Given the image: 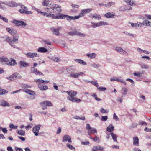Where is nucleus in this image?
I'll list each match as a JSON object with an SVG mask.
<instances>
[{"label":"nucleus","instance_id":"a878e982","mask_svg":"<svg viewBox=\"0 0 151 151\" xmlns=\"http://www.w3.org/2000/svg\"><path fill=\"white\" fill-rule=\"evenodd\" d=\"M0 105L3 106H10L7 102L4 100L0 101Z\"/></svg>","mask_w":151,"mask_h":151},{"label":"nucleus","instance_id":"39448f33","mask_svg":"<svg viewBox=\"0 0 151 151\" xmlns=\"http://www.w3.org/2000/svg\"><path fill=\"white\" fill-rule=\"evenodd\" d=\"M40 105L42 107L43 110L46 109L47 106H52L53 104L51 101H45L40 103Z\"/></svg>","mask_w":151,"mask_h":151},{"label":"nucleus","instance_id":"9d476101","mask_svg":"<svg viewBox=\"0 0 151 151\" xmlns=\"http://www.w3.org/2000/svg\"><path fill=\"white\" fill-rule=\"evenodd\" d=\"M40 125H36L33 128V132L35 136L38 135V133L40 129Z\"/></svg>","mask_w":151,"mask_h":151},{"label":"nucleus","instance_id":"2eb2a0df","mask_svg":"<svg viewBox=\"0 0 151 151\" xmlns=\"http://www.w3.org/2000/svg\"><path fill=\"white\" fill-rule=\"evenodd\" d=\"M19 65L20 68L23 67H26L29 65L28 63H27L25 61H20L19 63Z\"/></svg>","mask_w":151,"mask_h":151},{"label":"nucleus","instance_id":"4468645a","mask_svg":"<svg viewBox=\"0 0 151 151\" xmlns=\"http://www.w3.org/2000/svg\"><path fill=\"white\" fill-rule=\"evenodd\" d=\"M67 141H68V142L70 143L72 142V141L70 136L68 135H65L63 137L62 141L64 142Z\"/></svg>","mask_w":151,"mask_h":151},{"label":"nucleus","instance_id":"680f3d73","mask_svg":"<svg viewBox=\"0 0 151 151\" xmlns=\"http://www.w3.org/2000/svg\"><path fill=\"white\" fill-rule=\"evenodd\" d=\"M117 81L121 83H123L124 85H126V82L124 81H123V80L121 79H117Z\"/></svg>","mask_w":151,"mask_h":151},{"label":"nucleus","instance_id":"6e6d98bb","mask_svg":"<svg viewBox=\"0 0 151 151\" xmlns=\"http://www.w3.org/2000/svg\"><path fill=\"white\" fill-rule=\"evenodd\" d=\"M134 75L138 77H141L142 76L141 75L142 73L139 72H135L133 73Z\"/></svg>","mask_w":151,"mask_h":151},{"label":"nucleus","instance_id":"0eeeda50","mask_svg":"<svg viewBox=\"0 0 151 151\" xmlns=\"http://www.w3.org/2000/svg\"><path fill=\"white\" fill-rule=\"evenodd\" d=\"M68 34L70 35H77L80 37H84L85 35L80 32H78L77 31H74L73 32H68Z\"/></svg>","mask_w":151,"mask_h":151},{"label":"nucleus","instance_id":"5fc2aeb1","mask_svg":"<svg viewBox=\"0 0 151 151\" xmlns=\"http://www.w3.org/2000/svg\"><path fill=\"white\" fill-rule=\"evenodd\" d=\"M19 36H13V40H12V41L14 42H16L18 41V40Z\"/></svg>","mask_w":151,"mask_h":151},{"label":"nucleus","instance_id":"a19ab883","mask_svg":"<svg viewBox=\"0 0 151 151\" xmlns=\"http://www.w3.org/2000/svg\"><path fill=\"white\" fill-rule=\"evenodd\" d=\"M150 21L147 20H145L143 21V23H142V26L144 25L147 26H148V25H149V23H150L151 22H149Z\"/></svg>","mask_w":151,"mask_h":151},{"label":"nucleus","instance_id":"2f4dec72","mask_svg":"<svg viewBox=\"0 0 151 151\" xmlns=\"http://www.w3.org/2000/svg\"><path fill=\"white\" fill-rule=\"evenodd\" d=\"M110 134L112 136V138L113 139L114 141L115 142H117V140L116 138H117V136L114 133H111Z\"/></svg>","mask_w":151,"mask_h":151},{"label":"nucleus","instance_id":"f3484780","mask_svg":"<svg viewBox=\"0 0 151 151\" xmlns=\"http://www.w3.org/2000/svg\"><path fill=\"white\" fill-rule=\"evenodd\" d=\"M7 4L9 6L12 7H17L19 5V4H18L15 2L12 1L9 2Z\"/></svg>","mask_w":151,"mask_h":151},{"label":"nucleus","instance_id":"79ce46f5","mask_svg":"<svg viewBox=\"0 0 151 151\" xmlns=\"http://www.w3.org/2000/svg\"><path fill=\"white\" fill-rule=\"evenodd\" d=\"M99 26L103 25H108V24L107 22L104 21H100L99 22Z\"/></svg>","mask_w":151,"mask_h":151},{"label":"nucleus","instance_id":"de8ad7c7","mask_svg":"<svg viewBox=\"0 0 151 151\" xmlns=\"http://www.w3.org/2000/svg\"><path fill=\"white\" fill-rule=\"evenodd\" d=\"M76 60L77 61V62L79 63L82 64L83 65H86V63L83 61L81 60V59H77Z\"/></svg>","mask_w":151,"mask_h":151},{"label":"nucleus","instance_id":"8fccbe9b","mask_svg":"<svg viewBox=\"0 0 151 151\" xmlns=\"http://www.w3.org/2000/svg\"><path fill=\"white\" fill-rule=\"evenodd\" d=\"M91 96L95 98V99L97 101H100L101 100V99L98 98L97 97V95L95 93H93V94H92Z\"/></svg>","mask_w":151,"mask_h":151},{"label":"nucleus","instance_id":"09e8293b","mask_svg":"<svg viewBox=\"0 0 151 151\" xmlns=\"http://www.w3.org/2000/svg\"><path fill=\"white\" fill-rule=\"evenodd\" d=\"M88 82L90 83H91L93 85H94V86H96L97 87H98L99 85L98 83L96 81H89Z\"/></svg>","mask_w":151,"mask_h":151},{"label":"nucleus","instance_id":"b1692460","mask_svg":"<svg viewBox=\"0 0 151 151\" xmlns=\"http://www.w3.org/2000/svg\"><path fill=\"white\" fill-rule=\"evenodd\" d=\"M104 150V148L102 147H101L99 146H94L92 149V151H97L98 150L100 151H103Z\"/></svg>","mask_w":151,"mask_h":151},{"label":"nucleus","instance_id":"f03ea898","mask_svg":"<svg viewBox=\"0 0 151 151\" xmlns=\"http://www.w3.org/2000/svg\"><path fill=\"white\" fill-rule=\"evenodd\" d=\"M76 17V16L72 17L63 14H60L58 16H55L54 14H52L51 18L53 19H63L66 18L67 20H69L77 19Z\"/></svg>","mask_w":151,"mask_h":151},{"label":"nucleus","instance_id":"4c0bfd02","mask_svg":"<svg viewBox=\"0 0 151 151\" xmlns=\"http://www.w3.org/2000/svg\"><path fill=\"white\" fill-rule=\"evenodd\" d=\"M97 132V131L95 129L92 128L90 130H89L88 132V133L90 134L92 133H95Z\"/></svg>","mask_w":151,"mask_h":151},{"label":"nucleus","instance_id":"a211bd4d","mask_svg":"<svg viewBox=\"0 0 151 151\" xmlns=\"http://www.w3.org/2000/svg\"><path fill=\"white\" fill-rule=\"evenodd\" d=\"M129 23H130L131 26L134 27H142L143 24L140 22H138L137 23H134L131 22H129Z\"/></svg>","mask_w":151,"mask_h":151},{"label":"nucleus","instance_id":"338daca9","mask_svg":"<svg viewBox=\"0 0 151 151\" xmlns=\"http://www.w3.org/2000/svg\"><path fill=\"white\" fill-rule=\"evenodd\" d=\"M108 118V116H101V120L103 121H106Z\"/></svg>","mask_w":151,"mask_h":151},{"label":"nucleus","instance_id":"412c9836","mask_svg":"<svg viewBox=\"0 0 151 151\" xmlns=\"http://www.w3.org/2000/svg\"><path fill=\"white\" fill-rule=\"evenodd\" d=\"M34 81L40 83H47L49 82L48 81H44L41 78L35 79Z\"/></svg>","mask_w":151,"mask_h":151},{"label":"nucleus","instance_id":"7c9ffc66","mask_svg":"<svg viewBox=\"0 0 151 151\" xmlns=\"http://www.w3.org/2000/svg\"><path fill=\"white\" fill-rule=\"evenodd\" d=\"M15 80L21 78V76L18 73H15L13 74Z\"/></svg>","mask_w":151,"mask_h":151},{"label":"nucleus","instance_id":"f257e3e1","mask_svg":"<svg viewBox=\"0 0 151 151\" xmlns=\"http://www.w3.org/2000/svg\"><path fill=\"white\" fill-rule=\"evenodd\" d=\"M66 93L70 96L67 97V99L72 102L78 103L81 101V99L74 97L77 94L76 91L71 90L69 91H67Z\"/></svg>","mask_w":151,"mask_h":151},{"label":"nucleus","instance_id":"c756f323","mask_svg":"<svg viewBox=\"0 0 151 151\" xmlns=\"http://www.w3.org/2000/svg\"><path fill=\"white\" fill-rule=\"evenodd\" d=\"M86 14L85 11H84L83 10H82L81 12L79 14V15L78 16H76V18L77 19H78L80 18Z\"/></svg>","mask_w":151,"mask_h":151},{"label":"nucleus","instance_id":"20e7f679","mask_svg":"<svg viewBox=\"0 0 151 151\" xmlns=\"http://www.w3.org/2000/svg\"><path fill=\"white\" fill-rule=\"evenodd\" d=\"M21 8L19 10V11L22 14H30L32 13V12L28 11L27 7L24 5H21Z\"/></svg>","mask_w":151,"mask_h":151},{"label":"nucleus","instance_id":"4d7b16f0","mask_svg":"<svg viewBox=\"0 0 151 151\" xmlns=\"http://www.w3.org/2000/svg\"><path fill=\"white\" fill-rule=\"evenodd\" d=\"M74 118L77 119L82 120H84L85 119V117H80L79 116H77L74 117Z\"/></svg>","mask_w":151,"mask_h":151},{"label":"nucleus","instance_id":"e2e57ef3","mask_svg":"<svg viewBox=\"0 0 151 151\" xmlns=\"http://www.w3.org/2000/svg\"><path fill=\"white\" fill-rule=\"evenodd\" d=\"M92 9L91 8L87 9H83L85 12L86 14H87L89 13L92 10Z\"/></svg>","mask_w":151,"mask_h":151},{"label":"nucleus","instance_id":"5701e85b","mask_svg":"<svg viewBox=\"0 0 151 151\" xmlns=\"http://www.w3.org/2000/svg\"><path fill=\"white\" fill-rule=\"evenodd\" d=\"M13 36H14L17 33V31L14 29L8 28L6 29Z\"/></svg>","mask_w":151,"mask_h":151},{"label":"nucleus","instance_id":"6e6552de","mask_svg":"<svg viewBox=\"0 0 151 151\" xmlns=\"http://www.w3.org/2000/svg\"><path fill=\"white\" fill-rule=\"evenodd\" d=\"M31 73H34L35 74L37 75H38L39 76L44 75L43 74L42 72L39 71L37 69L35 68L34 67H33L31 68Z\"/></svg>","mask_w":151,"mask_h":151},{"label":"nucleus","instance_id":"1a4fd4ad","mask_svg":"<svg viewBox=\"0 0 151 151\" xmlns=\"http://www.w3.org/2000/svg\"><path fill=\"white\" fill-rule=\"evenodd\" d=\"M13 23L17 26H25L26 24L23 22L14 20L13 21Z\"/></svg>","mask_w":151,"mask_h":151},{"label":"nucleus","instance_id":"cd10ccee","mask_svg":"<svg viewBox=\"0 0 151 151\" xmlns=\"http://www.w3.org/2000/svg\"><path fill=\"white\" fill-rule=\"evenodd\" d=\"M114 129V128L112 124L109 125L107 128V131L109 132H112Z\"/></svg>","mask_w":151,"mask_h":151},{"label":"nucleus","instance_id":"ddd939ff","mask_svg":"<svg viewBox=\"0 0 151 151\" xmlns=\"http://www.w3.org/2000/svg\"><path fill=\"white\" fill-rule=\"evenodd\" d=\"M84 74L83 72H80L79 73H75L71 74L70 76L74 78H78L79 76H82Z\"/></svg>","mask_w":151,"mask_h":151},{"label":"nucleus","instance_id":"603ef678","mask_svg":"<svg viewBox=\"0 0 151 151\" xmlns=\"http://www.w3.org/2000/svg\"><path fill=\"white\" fill-rule=\"evenodd\" d=\"M138 124L141 125H147V123L145 121H141L138 122Z\"/></svg>","mask_w":151,"mask_h":151},{"label":"nucleus","instance_id":"f8f14e48","mask_svg":"<svg viewBox=\"0 0 151 151\" xmlns=\"http://www.w3.org/2000/svg\"><path fill=\"white\" fill-rule=\"evenodd\" d=\"M26 55L28 57L31 58H33L36 57H39V54L36 53H27L26 54Z\"/></svg>","mask_w":151,"mask_h":151},{"label":"nucleus","instance_id":"7ed1b4c3","mask_svg":"<svg viewBox=\"0 0 151 151\" xmlns=\"http://www.w3.org/2000/svg\"><path fill=\"white\" fill-rule=\"evenodd\" d=\"M50 8L53 11V12L57 15L56 16H58L59 14H61L60 13L62 12L61 6L60 5L54 4L52 5Z\"/></svg>","mask_w":151,"mask_h":151},{"label":"nucleus","instance_id":"423d86ee","mask_svg":"<svg viewBox=\"0 0 151 151\" xmlns=\"http://www.w3.org/2000/svg\"><path fill=\"white\" fill-rule=\"evenodd\" d=\"M32 8L33 10L36 11L38 12V13L40 14L43 15L44 16H45L48 17H51L52 13L42 12L40 10L36 8L33 6H32Z\"/></svg>","mask_w":151,"mask_h":151},{"label":"nucleus","instance_id":"393cba45","mask_svg":"<svg viewBox=\"0 0 151 151\" xmlns=\"http://www.w3.org/2000/svg\"><path fill=\"white\" fill-rule=\"evenodd\" d=\"M10 59L11 61L9 62H9L7 64V65H9L13 66L17 64V63L15 60L12 58Z\"/></svg>","mask_w":151,"mask_h":151},{"label":"nucleus","instance_id":"f704fd0d","mask_svg":"<svg viewBox=\"0 0 151 151\" xmlns=\"http://www.w3.org/2000/svg\"><path fill=\"white\" fill-rule=\"evenodd\" d=\"M17 133L18 134L22 136H24L25 134V132L24 131L20 130H17Z\"/></svg>","mask_w":151,"mask_h":151},{"label":"nucleus","instance_id":"58836bf2","mask_svg":"<svg viewBox=\"0 0 151 151\" xmlns=\"http://www.w3.org/2000/svg\"><path fill=\"white\" fill-rule=\"evenodd\" d=\"M66 146L67 147L71 150H76L75 148L73 145L68 143L66 144Z\"/></svg>","mask_w":151,"mask_h":151},{"label":"nucleus","instance_id":"69168bd1","mask_svg":"<svg viewBox=\"0 0 151 151\" xmlns=\"http://www.w3.org/2000/svg\"><path fill=\"white\" fill-rule=\"evenodd\" d=\"M100 111L102 113H106L108 112V111H107L103 108L101 109Z\"/></svg>","mask_w":151,"mask_h":151},{"label":"nucleus","instance_id":"dca6fc26","mask_svg":"<svg viewBox=\"0 0 151 151\" xmlns=\"http://www.w3.org/2000/svg\"><path fill=\"white\" fill-rule=\"evenodd\" d=\"M116 50L118 52L121 53L123 54L124 55H128V54L125 51L120 47H116Z\"/></svg>","mask_w":151,"mask_h":151},{"label":"nucleus","instance_id":"ea45409f","mask_svg":"<svg viewBox=\"0 0 151 151\" xmlns=\"http://www.w3.org/2000/svg\"><path fill=\"white\" fill-rule=\"evenodd\" d=\"M115 3L113 2H109L107 4H105L104 6L106 7H109L111 6L112 5H114Z\"/></svg>","mask_w":151,"mask_h":151},{"label":"nucleus","instance_id":"473e14b6","mask_svg":"<svg viewBox=\"0 0 151 151\" xmlns=\"http://www.w3.org/2000/svg\"><path fill=\"white\" fill-rule=\"evenodd\" d=\"M128 89L127 88H123L122 89V93L123 95H126L127 94Z\"/></svg>","mask_w":151,"mask_h":151},{"label":"nucleus","instance_id":"c03bdc74","mask_svg":"<svg viewBox=\"0 0 151 151\" xmlns=\"http://www.w3.org/2000/svg\"><path fill=\"white\" fill-rule=\"evenodd\" d=\"M141 68L142 69H147L149 68V66L148 65L142 64L141 65Z\"/></svg>","mask_w":151,"mask_h":151},{"label":"nucleus","instance_id":"774afa93","mask_svg":"<svg viewBox=\"0 0 151 151\" xmlns=\"http://www.w3.org/2000/svg\"><path fill=\"white\" fill-rule=\"evenodd\" d=\"M113 118L114 120H116V121H118L119 120V118L116 115L115 113H114V114Z\"/></svg>","mask_w":151,"mask_h":151},{"label":"nucleus","instance_id":"72a5a7b5","mask_svg":"<svg viewBox=\"0 0 151 151\" xmlns=\"http://www.w3.org/2000/svg\"><path fill=\"white\" fill-rule=\"evenodd\" d=\"M128 4L133 6L134 5V2L133 0H124Z\"/></svg>","mask_w":151,"mask_h":151},{"label":"nucleus","instance_id":"4be33fe9","mask_svg":"<svg viewBox=\"0 0 151 151\" xmlns=\"http://www.w3.org/2000/svg\"><path fill=\"white\" fill-rule=\"evenodd\" d=\"M0 62L2 63L5 62L7 64L9 62V59L8 58L4 56L0 57Z\"/></svg>","mask_w":151,"mask_h":151},{"label":"nucleus","instance_id":"49530a36","mask_svg":"<svg viewBox=\"0 0 151 151\" xmlns=\"http://www.w3.org/2000/svg\"><path fill=\"white\" fill-rule=\"evenodd\" d=\"M7 91L6 90L1 89L0 88V95H4L6 93H7Z\"/></svg>","mask_w":151,"mask_h":151},{"label":"nucleus","instance_id":"052dcab7","mask_svg":"<svg viewBox=\"0 0 151 151\" xmlns=\"http://www.w3.org/2000/svg\"><path fill=\"white\" fill-rule=\"evenodd\" d=\"M43 42L46 44L50 45L51 44V42L47 40H43Z\"/></svg>","mask_w":151,"mask_h":151},{"label":"nucleus","instance_id":"6ab92c4d","mask_svg":"<svg viewBox=\"0 0 151 151\" xmlns=\"http://www.w3.org/2000/svg\"><path fill=\"white\" fill-rule=\"evenodd\" d=\"M114 16V13L110 12L106 13L104 15V17L108 18H113Z\"/></svg>","mask_w":151,"mask_h":151},{"label":"nucleus","instance_id":"bf43d9fd","mask_svg":"<svg viewBox=\"0 0 151 151\" xmlns=\"http://www.w3.org/2000/svg\"><path fill=\"white\" fill-rule=\"evenodd\" d=\"M6 78L8 80L10 81H14L15 80L13 74L10 76L7 77Z\"/></svg>","mask_w":151,"mask_h":151},{"label":"nucleus","instance_id":"37998d69","mask_svg":"<svg viewBox=\"0 0 151 151\" xmlns=\"http://www.w3.org/2000/svg\"><path fill=\"white\" fill-rule=\"evenodd\" d=\"M86 55L89 58H93L95 57L96 54L94 53L88 54Z\"/></svg>","mask_w":151,"mask_h":151},{"label":"nucleus","instance_id":"bb28decb","mask_svg":"<svg viewBox=\"0 0 151 151\" xmlns=\"http://www.w3.org/2000/svg\"><path fill=\"white\" fill-rule=\"evenodd\" d=\"M38 87L41 90H47L48 89V87L45 85L39 84Z\"/></svg>","mask_w":151,"mask_h":151},{"label":"nucleus","instance_id":"c9c22d12","mask_svg":"<svg viewBox=\"0 0 151 151\" xmlns=\"http://www.w3.org/2000/svg\"><path fill=\"white\" fill-rule=\"evenodd\" d=\"M92 18H95V19L100 20L101 18V16L99 15H98L96 14L95 15H92L91 17Z\"/></svg>","mask_w":151,"mask_h":151},{"label":"nucleus","instance_id":"e433bc0d","mask_svg":"<svg viewBox=\"0 0 151 151\" xmlns=\"http://www.w3.org/2000/svg\"><path fill=\"white\" fill-rule=\"evenodd\" d=\"M42 5L44 6H48L49 5V0H44L42 2Z\"/></svg>","mask_w":151,"mask_h":151},{"label":"nucleus","instance_id":"9b49d317","mask_svg":"<svg viewBox=\"0 0 151 151\" xmlns=\"http://www.w3.org/2000/svg\"><path fill=\"white\" fill-rule=\"evenodd\" d=\"M50 29L53 32V34L58 36V35L59 34V31L61 29V28L59 27H58L56 28H55L54 27H52L50 28Z\"/></svg>","mask_w":151,"mask_h":151},{"label":"nucleus","instance_id":"c85d7f7f","mask_svg":"<svg viewBox=\"0 0 151 151\" xmlns=\"http://www.w3.org/2000/svg\"><path fill=\"white\" fill-rule=\"evenodd\" d=\"M47 49L44 47H40L37 50L38 52L41 53H45L47 51Z\"/></svg>","mask_w":151,"mask_h":151},{"label":"nucleus","instance_id":"3c124183","mask_svg":"<svg viewBox=\"0 0 151 151\" xmlns=\"http://www.w3.org/2000/svg\"><path fill=\"white\" fill-rule=\"evenodd\" d=\"M29 87H30V86H28L27 85L25 86H24V88L23 89V91L24 92H25L26 93H27L29 90V89H28L27 88Z\"/></svg>","mask_w":151,"mask_h":151},{"label":"nucleus","instance_id":"864d4df0","mask_svg":"<svg viewBox=\"0 0 151 151\" xmlns=\"http://www.w3.org/2000/svg\"><path fill=\"white\" fill-rule=\"evenodd\" d=\"M27 93L29 94L30 95H35L36 94V93L34 91L30 90H29Z\"/></svg>","mask_w":151,"mask_h":151},{"label":"nucleus","instance_id":"aec40b11","mask_svg":"<svg viewBox=\"0 0 151 151\" xmlns=\"http://www.w3.org/2000/svg\"><path fill=\"white\" fill-rule=\"evenodd\" d=\"M139 139L137 137H133V145L134 146H138L139 145Z\"/></svg>","mask_w":151,"mask_h":151},{"label":"nucleus","instance_id":"0e129e2a","mask_svg":"<svg viewBox=\"0 0 151 151\" xmlns=\"http://www.w3.org/2000/svg\"><path fill=\"white\" fill-rule=\"evenodd\" d=\"M72 6L73 9H78L79 6L78 5H76L75 4H72Z\"/></svg>","mask_w":151,"mask_h":151},{"label":"nucleus","instance_id":"13d9d810","mask_svg":"<svg viewBox=\"0 0 151 151\" xmlns=\"http://www.w3.org/2000/svg\"><path fill=\"white\" fill-rule=\"evenodd\" d=\"M97 89L98 90L101 91H104L106 90V88L104 87H97Z\"/></svg>","mask_w":151,"mask_h":151},{"label":"nucleus","instance_id":"a18cd8bd","mask_svg":"<svg viewBox=\"0 0 151 151\" xmlns=\"http://www.w3.org/2000/svg\"><path fill=\"white\" fill-rule=\"evenodd\" d=\"M92 24V27L93 28H95L97 27H99V22L97 23H94L92 22L91 23Z\"/></svg>","mask_w":151,"mask_h":151}]
</instances>
